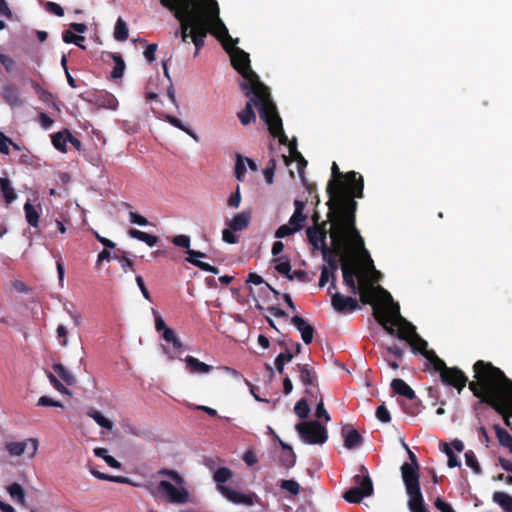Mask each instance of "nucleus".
<instances>
[{"instance_id": "f257e3e1", "label": "nucleus", "mask_w": 512, "mask_h": 512, "mask_svg": "<svg viewBox=\"0 0 512 512\" xmlns=\"http://www.w3.org/2000/svg\"><path fill=\"white\" fill-rule=\"evenodd\" d=\"M346 192H338L332 196L334 217L332 224L315 223L307 229V237L314 249L321 250L326 265L321 270L319 287L323 288L329 281L331 290L336 289L335 273L339 263L345 284L353 293L361 294L360 281L367 285L377 283L380 273L374 268L373 261L355 226L347 213V207L354 204L348 199Z\"/></svg>"}, {"instance_id": "f03ea898", "label": "nucleus", "mask_w": 512, "mask_h": 512, "mask_svg": "<svg viewBox=\"0 0 512 512\" xmlns=\"http://www.w3.org/2000/svg\"><path fill=\"white\" fill-rule=\"evenodd\" d=\"M160 3L174 13L180 21V28L175 31V37L180 36L183 43L189 39L195 45L194 55L204 45L207 33L215 36L230 56L233 67L246 79L244 88L259 87L256 73L250 67L249 54L236 47L238 39H233L219 15L216 0H159Z\"/></svg>"}, {"instance_id": "7ed1b4c3", "label": "nucleus", "mask_w": 512, "mask_h": 512, "mask_svg": "<svg viewBox=\"0 0 512 512\" xmlns=\"http://www.w3.org/2000/svg\"><path fill=\"white\" fill-rule=\"evenodd\" d=\"M367 285L360 281L361 301L372 304L379 311L377 317L388 334L393 335L397 327L398 337L406 340L414 352L421 353L433 369L439 373L442 382L455 387L460 393L466 386L467 377L458 368H449L433 350H428V343L415 331V327L400 314L399 305L393 301L391 294L380 286Z\"/></svg>"}, {"instance_id": "20e7f679", "label": "nucleus", "mask_w": 512, "mask_h": 512, "mask_svg": "<svg viewBox=\"0 0 512 512\" xmlns=\"http://www.w3.org/2000/svg\"><path fill=\"white\" fill-rule=\"evenodd\" d=\"M474 378L469 389L502 414L505 424L511 426L512 381L499 368L481 360L474 364Z\"/></svg>"}, {"instance_id": "39448f33", "label": "nucleus", "mask_w": 512, "mask_h": 512, "mask_svg": "<svg viewBox=\"0 0 512 512\" xmlns=\"http://www.w3.org/2000/svg\"><path fill=\"white\" fill-rule=\"evenodd\" d=\"M256 80L259 87H255V89L250 87L244 88L243 85L246 79L243 77L241 87L246 91V95L250 97V101L247 102L245 109L238 113L239 120L243 125H248L256 120V115L252 109V104H254L258 108L261 119L267 124L270 133L274 137H278L280 143L285 144L287 137L283 132L282 120L278 115L275 104L271 100L268 88L260 82L257 74Z\"/></svg>"}, {"instance_id": "423d86ee", "label": "nucleus", "mask_w": 512, "mask_h": 512, "mask_svg": "<svg viewBox=\"0 0 512 512\" xmlns=\"http://www.w3.org/2000/svg\"><path fill=\"white\" fill-rule=\"evenodd\" d=\"M332 176L333 179L330 180L327 192L329 194V213L328 218L330 224H332V218L334 217V202L332 201V196H336L338 192H346L348 199L354 204L353 206L347 207V213H349L353 219V226H355L354 212L356 209V202L353 200L354 197L362 198L363 197V178L358 175V173L354 171H350L345 175V180H341L343 177L342 173H340L337 164L334 162L332 164Z\"/></svg>"}, {"instance_id": "0eeeda50", "label": "nucleus", "mask_w": 512, "mask_h": 512, "mask_svg": "<svg viewBox=\"0 0 512 512\" xmlns=\"http://www.w3.org/2000/svg\"><path fill=\"white\" fill-rule=\"evenodd\" d=\"M158 475L168 479H162L157 484L151 483L146 486L153 497L178 505L192 502V496L186 487V481L178 472L162 469L158 472Z\"/></svg>"}, {"instance_id": "6e6552de", "label": "nucleus", "mask_w": 512, "mask_h": 512, "mask_svg": "<svg viewBox=\"0 0 512 512\" xmlns=\"http://www.w3.org/2000/svg\"><path fill=\"white\" fill-rule=\"evenodd\" d=\"M411 463H404L401 466L402 479L408 496V508L410 512H427L424 507V499L419 483V466L414 453L404 444Z\"/></svg>"}, {"instance_id": "1a4fd4ad", "label": "nucleus", "mask_w": 512, "mask_h": 512, "mask_svg": "<svg viewBox=\"0 0 512 512\" xmlns=\"http://www.w3.org/2000/svg\"><path fill=\"white\" fill-rule=\"evenodd\" d=\"M232 476V471L226 467L219 468L213 476V479L219 485L217 486V490L225 497L227 500L234 504H244L247 506H252L255 502L258 501V497L254 493L244 494L238 492L230 487L221 485L222 483L228 481Z\"/></svg>"}, {"instance_id": "9d476101", "label": "nucleus", "mask_w": 512, "mask_h": 512, "mask_svg": "<svg viewBox=\"0 0 512 512\" xmlns=\"http://www.w3.org/2000/svg\"><path fill=\"white\" fill-rule=\"evenodd\" d=\"M355 486L348 489L343 498L349 503H359L363 498L373 493V483L364 466L360 467L358 474L354 476Z\"/></svg>"}, {"instance_id": "9b49d317", "label": "nucleus", "mask_w": 512, "mask_h": 512, "mask_svg": "<svg viewBox=\"0 0 512 512\" xmlns=\"http://www.w3.org/2000/svg\"><path fill=\"white\" fill-rule=\"evenodd\" d=\"M300 439L309 445L323 444L328 438L326 428L318 421H303L295 426Z\"/></svg>"}, {"instance_id": "f8f14e48", "label": "nucleus", "mask_w": 512, "mask_h": 512, "mask_svg": "<svg viewBox=\"0 0 512 512\" xmlns=\"http://www.w3.org/2000/svg\"><path fill=\"white\" fill-rule=\"evenodd\" d=\"M5 449L11 457H21L26 454L29 459H32L38 452L39 440L29 437L21 441H9L6 442Z\"/></svg>"}, {"instance_id": "ddd939ff", "label": "nucleus", "mask_w": 512, "mask_h": 512, "mask_svg": "<svg viewBox=\"0 0 512 512\" xmlns=\"http://www.w3.org/2000/svg\"><path fill=\"white\" fill-rule=\"evenodd\" d=\"M331 296V305L337 312L353 311L357 307V301L352 297L343 296L340 293H333L331 288L328 289Z\"/></svg>"}, {"instance_id": "4468645a", "label": "nucleus", "mask_w": 512, "mask_h": 512, "mask_svg": "<svg viewBox=\"0 0 512 512\" xmlns=\"http://www.w3.org/2000/svg\"><path fill=\"white\" fill-rule=\"evenodd\" d=\"M186 253L188 254V257H187V261L189 263H191L192 265L200 268L201 270L203 271H206V272H210V273H213V274H217L218 273V270L216 267L206 263V262H203L201 261L200 259L201 258H204L205 257V254L200 252V251H196V250H192V249H188L186 251Z\"/></svg>"}, {"instance_id": "2eb2a0df", "label": "nucleus", "mask_w": 512, "mask_h": 512, "mask_svg": "<svg viewBox=\"0 0 512 512\" xmlns=\"http://www.w3.org/2000/svg\"><path fill=\"white\" fill-rule=\"evenodd\" d=\"M289 157L283 156V159L287 166H290L292 163H295L296 169L300 176H302L303 169L305 168L307 162L303 158V156L297 151L296 144H289Z\"/></svg>"}, {"instance_id": "dca6fc26", "label": "nucleus", "mask_w": 512, "mask_h": 512, "mask_svg": "<svg viewBox=\"0 0 512 512\" xmlns=\"http://www.w3.org/2000/svg\"><path fill=\"white\" fill-rule=\"evenodd\" d=\"M251 221V212L250 211H242L235 214L228 222L227 226H230L232 230L242 231L248 228Z\"/></svg>"}, {"instance_id": "f3484780", "label": "nucleus", "mask_w": 512, "mask_h": 512, "mask_svg": "<svg viewBox=\"0 0 512 512\" xmlns=\"http://www.w3.org/2000/svg\"><path fill=\"white\" fill-rule=\"evenodd\" d=\"M294 206H295V210L289 219V224L291 226L295 227V229L297 231H299L300 229H302V227L307 219L306 215L304 214L305 204H304V202H302L300 200H295Z\"/></svg>"}, {"instance_id": "a211bd4d", "label": "nucleus", "mask_w": 512, "mask_h": 512, "mask_svg": "<svg viewBox=\"0 0 512 512\" xmlns=\"http://www.w3.org/2000/svg\"><path fill=\"white\" fill-rule=\"evenodd\" d=\"M67 141H70L71 143L75 144V145H79V141L77 139H75L69 131L65 130V131H60V132H57L55 133L54 135H52V144L53 146L61 151V152H66V143Z\"/></svg>"}, {"instance_id": "6ab92c4d", "label": "nucleus", "mask_w": 512, "mask_h": 512, "mask_svg": "<svg viewBox=\"0 0 512 512\" xmlns=\"http://www.w3.org/2000/svg\"><path fill=\"white\" fill-rule=\"evenodd\" d=\"M342 436L344 438V446L352 449L360 445L362 437L351 425H345L342 428Z\"/></svg>"}, {"instance_id": "aec40b11", "label": "nucleus", "mask_w": 512, "mask_h": 512, "mask_svg": "<svg viewBox=\"0 0 512 512\" xmlns=\"http://www.w3.org/2000/svg\"><path fill=\"white\" fill-rule=\"evenodd\" d=\"M292 323L301 333V337L305 344H310L313 339L314 329L311 325H309L303 318L300 316H294L292 318Z\"/></svg>"}, {"instance_id": "412c9836", "label": "nucleus", "mask_w": 512, "mask_h": 512, "mask_svg": "<svg viewBox=\"0 0 512 512\" xmlns=\"http://www.w3.org/2000/svg\"><path fill=\"white\" fill-rule=\"evenodd\" d=\"M186 367L191 373L195 374H208L212 367L193 356H187L185 358Z\"/></svg>"}, {"instance_id": "4be33fe9", "label": "nucleus", "mask_w": 512, "mask_h": 512, "mask_svg": "<svg viewBox=\"0 0 512 512\" xmlns=\"http://www.w3.org/2000/svg\"><path fill=\"white\" fill-rule=\"evenodd\" d=\"M0 190L6 204H11L17 199V194L8 178H0Z\"/></svg>"}, {"instance_id": "5701e85b", "label": "nucleus", "mask_w": 512, "mask_h": 512, "mask_svg": "<svg viewBox=\"0 0 512 512\" xmlns=\"http://www.w3.org/2000/svg\"><path fill=\"white\" fill-rule=\"evenodd\" d=\"M87 416L92 418L102 428L112 430L114 427L113 421L107 418L102 412L95 408H90L87 411Z\"/></svg>"}, {"instance_id": "b1692460", "label": "nucleus", "mask_w": 512, "mask_h": 512, "mask_svg": "<svg viewBox=\"0 0 512 512\" xmlns=\"http://www.w3.org/2000/svg\"><path fill=\"white\" fill-rule=\"evenodd\" d=\"M130 237L135 238L139 241L146 243L149 247H153L158 243V237L155 235H151L149 233L137 230L130 229L128 231Z\"/></svg>"}, {"instance_id": "393cba45", "label": "nucleus", "mask_w": 512, "mask_h": 512, "mask_svg": "<svg viewBox=\"0 0 512 512\" xmlns=\"http://www.w3.org/2000/svg\"><path fill=\"white\" fill-rule=\"evenodd\" d=\"M391 386L396 393L405 396L408 399H413L415 397V392L402 379H394L391 383Z\"/></svg>"}, {"instance_id": "a878e982", "label": "nucleus", "mask_w": 512, "mask_h": 512, "mask_svg": "<svg viewBox=\"0 0 512 512\" xmlns=\"http://www.w3.org/2000/svg\"><path fill=\"white\" fill-rule=\"evenodd\" d=\"M7 491L10 495V497L17 502L18 504L25 506L26 505V499H25V493L23 488L18 483H13L10 486H8Z\"/></svg>"}, {"instance_id": "bb28decb", "label": "nucleus", "mask_w": 512, "mask_h": 512, "mask_svg": "<svg viewBox=\"0 0 512 512\" xmlns=\"http://www.w3.org/2000/svg\"><path fill=\"white\" fill-rule=\"evenodd\" d=\"M164 119L172 126L178 128L181 131L188 134L193 140L198 141V136L187 125H185L179 118L172 116V115H166L164 117Z\"/></svg>"}, {"instance_id": "cd10ccee", "label": "nucleus", "mask_w": 512, "mask_h": 512, "mask_svg": "<svg viewBox=\"0 0 512 512\" xmlns=\"http://www.w3.org/2000/svg\"><path fill=\"white\" fill-rule=\"evenodd\" d=\"M493 501L501 506L505 511L512 512V496L504 492H495Z\"/></svg>"}, {"instance_id": "c85d7f7f", "label": "nucleus", "mask_w": 512, "mask_h": 512, "mask_svg": "<svg viewBox=\"0 0 512 512\" xmlns=\"http://www.w3.org/2000/svg\"><path fill=\"white\" fill-rule=\"evenodd\" d=\"M246 162H249L248 157H244L240 154L236 155L235 176L239 181H244L248 167Z\"/></svg>"}, {"instance_id": "c756f323", "label": "nucleus", "mask_w": 512, "mask_h": 512, "mask_svg": "<svg viewBox=\"0 0 512 512\" xmlns=\"http://www.w3.org/2000/svg\"><path fill=\"white\" fill-rule=\"evenodd\" d=\"M93 452L97 457L102 458L107 463V465H109L110 467L115 468V469H119L121 467V464L119 461H117L114 457L108 455L107 449L95 448L93 450Z\"/></svg>"}, {"instance_id": "7c9ffc66", "label": "nucleus", "mask_w": 512, "mask_h": 512, "mask_svg": "<svg viewBox=\"0 0 512 512\" xmlns=\"http://www.w3.org/2000/svg\"><path fill=\"white\" fill-rule=\"evenodd\" d=\"M114 37L118 41H125L128 38V27L126 22L119 17L114 28Z\"/></svg>"}, {"instance_id": "2f4dec72", "label": "nucleus", "mask_w": 512, "mask_h": 512, "mask_svg": "<svg viewBox=\"0 0 512 512\" xmlns=\"http://www.w3.org/2000/svg\"><path fill=\"white\" fill-rule=\"evenodd\" d=\"M53 369L59 377L68 385H73L76 382L75 376L66 369L62 364H54Z\"/></svg>"}, {"instance_id": "473e14b6", "label": "nucleus", "mask_w": 512, "mask_h": 512, "mask_svg": "<svg viewBox=\"0 0 512 512\" xmlns=\"http://www.w3.org/2000/svg\"><path fill=\"white\" fill-rule=\"evenodd\" d=\"M110 56L113 59L114 64H115L114 68L111 72V76L114 79L121 78L123 76L124 70H125V63H124L123 59L118 54H110Z\"/></svg>"}, {"instance_id": "72a5a7b5", "label": "nucleus", "mask_w": 512, "mask_h": 512, "mask_svg": "<svg viewBox=\"0 0 512 512\" xmlns=\"http://www.w3.org/2000/svg\"><path fill=\"white\" fill-rule=\"evenodd\" d=\"M24 212L27 222L32 227H37L39 223V214L34 208V206L30 203H26L24 205Z\"/></svg>"}, {"instance_id": "f704fd0d", "label": "nucleus", "mask_w": 512, "mask_h": 512, "mask_svg": "<svg viewBox=\"0 0 512 512\" xmlns=\"http://www.w3.org/2000/svg\"><path fill=\"white\" fill-rule=\"evenodd\" d=\"M299 377L302 383L306 386L312 385L315 380V375L311 369L306 365H298Z\"/></svg>"}, {"instance_id": "c9c22d12", "label": "nucleus", "mask_w": 512, "mask_h": 512, "mask_svg": "<svg viewBox=\"0 0 512 512\" xmlns=\"http://www.w3.org/2000/svg\"><path fill=\"white\" fill-rule=\"evenodd\" d=\"M495 430L499 443L512 451V436L499 426H495Z\"/></svg>"}, {"instance_id": "e433bc0d", "label": "nucleus", "mask_w": 512, "mask_h": 512, "mask_svg": "<svg viewBox=\"0 0 512 512\" xmlns=\"http://www.w3.org/2000/svg\"><path fill=\"white\" fill-rule=\"evenodd\" d=\"M273 262L275 263V269L280 274L286 275L288 277L290 270H291V265H290L289 261L283 257H278V258H275L273 260Z\"/></svg>"}, {"instance_id": "4c0bfd02", "label": "nucleus", "mask_w": 512, "mask_h": 512, "mask_svg": "<svg viewBox=\"0 0 512 512\" xmlns=\"http://www.w3.org/2000/svg\"><path fill=\"white\" fill-rule=\"evenodd\" d=\"M84 40V37L83 36H80V35H75L73 32H71L70 30H66L64 31L63 33V41L65 43H75L77 46L85 49V46H83L81 44V42Z\"/></svg>"}, {"instance_id": "58836bf2", "label": "nucleus", "mask_w": 512, "mask_h": 512, "mask_svg": "<svg viewBox=\"0 0 512 512\" xmlns=\"http://www.w3.org/2000/svg\"><path fill=\"white\" fill-rule=\"evenodd\" d=\"M276 169V161L274 159H271L265 169L263 170L264 178L267 182V184L273 183V178L275 174Z\"/></svg>"}, {"instance_id": "ea45409f", "label": "nucleus", "mask_w": 512, "mask_h": 512, "mask_svg": "<svg viewBox=\"0 0 512 512\" xmlns=\"http://www.w3.org/2000/svg\"><path fill=\"white\" fill-rule=\"evenodd\" d=\"M293 359V355L288 353H281L275 359V366L279 373H282L284 370L285 362H290Z\"/></svg>"}, {"instance_id": "a19ab883", "label": "nucleus", "mask_w": 512, "mask_h": 512, "mask_svg": "<svg viewBox=\"0 0 512 512\" xmlns=\"http://www.w3.org/2000/svg\"><path fill=\"white\" fill-rule=\"evenodd\" d=\"M116 259L119 261L122 269L127 271L134 272V264L132 260L128 257V254L126 252H122V254L119 257H116Z\"/></svg>"}, {"instance_id": "79ce46f5", "label": "nucleus", "mask_w": 512, "mask_h": 512, "mask_svg": "<svg viewBox=\"0 0 512 512\" xmlns=\"http://www.w3.org/2000/svg\"><path fill=\"white\" fill-rule=\"evenodd\" d=\"M280 486L293 495H297L300 491V485L294 480H283Z\"/></svg>"}, {"instance_id": "37998d69", "label": "nucleus", "mask_w": 512, "mask_h": 512, "mask_svg": "<svg viewBox=\"0 0 512 512\" xmlns=\"http://www.w3.org/2000/svg\"><path fill=\"white\" fill-rule=\"evenodd\" d=\"M13 145L16 149H18V146L14 144L8 137H6L1 131H0V153L2 154H9L10 152V146Z\"/></svg>"}, {"instance_id": "c03bdc74", "label": "nucleus", "mask_w": 512, "mask_h": 512, "mask_svg": "<svg viewBox=\"0 0 512 512\" xmlns=\"http://www.w3.org/2000/svg\"><path fill=\"white\" fill-rule=\"evenodd\" d=\"M13 145L16 149H18V146L14 144L8 137H6L1 131H0V153L2 154H9L10 152V146Z\"/></svg>"}, {"instance_id": "a18cd8bd", "label": "nucleus", "mask_w": 512, "mask_h": 512, "mask_svg": "<svg viewBox=\"0 0 512 512\" xmlns=\"http://www.w3.org/2000/svg\"><path fill=\"white\" fill-rule=\"evenodd\" d=\"M295 232H297V230L295 229V227L291 226L289 223L288 224H284V225H281L275 232V237L276 238H284L286 236H289V235H292L294 234Z\"/></svg>"}, {"instance_id": "49530a36", "label": "nucleus", "mask_w": 512, "mask_h": 512, "mask_svg": "<svg viewBox=\"0 0 512 512\" xmlns=\"http://www.w3.org/2000/svg\"><path fill=\"white\" fill-rule=\"evenodd\" d=\"M294 410H295V413L300 418H306L310 411L309 406L304 399H301L300 401H298L296 403Z\"/></svg>"}, {"instance_id": "de8ad7c7", "label": "nucleus", "mask_w": 512, "mask_h": 512, "mask_svg": "<svg viewBox=\"0 0 512 512\" xmlns=\"http://www.w3.org/2000/svg\"><path fill=\"white\" fill-rule=\"evenodd\" d=\"M281 461L285 467H292L296 462V455L293 452V450L288 449V451H284V453L281 456Z\"/></svg>"}, {"instance_id": "09e8293b", "label": "nucleus", "mask_w": 512, "mask_h": 512, "mask_svg": "<svg viewBox=\"0 0 512 512\" xmlns=\"http://www.w3.org/2000/svg\"><path fill=\"white\" fill-rule=\"evenodd\" d=\"M443 451L448 457L447 465L450 468L458 467L460 466V462L458 461L457 457L454 455L453 451L451 450V447L448 446V444H445L443 446Z\"/></svg>"}, {"instance_id": "8fccbe9b", "label": "nucleus", "mask_w": 512, "mask_h": 512, "mask_svg": "<svg viewBox=\"0 0 512 512\" xmlns=\"http://www.w3.org/2000/svg\"><path fill=\"white\" fill-rule=\"evenodd\" d=\"M465 463L468 467H470L475 473L480 472V466L477 462V459L473 452L465 453Z\"/></svg>"}, {"instance_id": "3c124183", "label": "nucleus", "mask_w": 512, "mask_h": 512, "mask_svg": "<svg viewBox=\"0 0 512 512\" xmlns=\"http://www.w3.org/2000/svg\"><path fill=\"white\" fill-rule=\"evenodd\" d=\"M241 193H240V186L238 185L236 187L235 193H233L227 200V205L231 208H238L241 204Z\"/></svg>"}, {"instance_id": "603ef678", "label": "nucleus", "mask_w": 512, "mask_h": 512, "mask_svg": "<svg viewBox=\"0 0 512 512\" xmlns=\"http://www.w3.org/2000/svg\"><path fill=\"white\" fill-rule=\"evenodd\" d=\"M172 243L178 247L186 248L187 250L190 247V237L187 235H177L172 238Z\"/></svg>"}, {"instance_id": "864d4df0", "label": "nucleus", "mask_w": 512, "mask_h": 512, "mask_svg": "<svg viewBox=\"0 0 512 512\" xmlns=\"http://www.w3.org/2000/svg\"><path fill=\"white\" fill-rule=\"evenodd\" d=\"M47 378L58 392L61 394H69V390L52 373H48Z\"/></svg>"}, {"instance_id": "5fc2aeb1", "label": "nucleus", "mask_w": 512, "mask_h": 512, "mask_svg": "<svg viewBox=\"0 0 512 512\" xmlns=\"http://www.w3.org/2000/svg\"><path fill=\"white\" fill-rule=\"evenodd\" d=\"M235 232L236 231L232 230V228L230 226H227V228H225L222 231L223 241L228 244H235L237 242V237L235 236Z\"/></svg>"}, {"instance_id": "6e6d98bb", "label": "nucleus", "mask_w": 512, "mask_h": 512, "mask_svg": "<svg viewBox=\"0 0 512 512\" xmlns=\"http://www.w3.org/2000/svg\"><path fill=\"white\" fill-rule=\"evenodd\" d=\"M376 417L382 423H388L391 420L390 413L384 405L377 408Z\"/></svg>"}, {"instance_id": "4d7b16f0", "label": "nucleus", "mask_w": 512, "mask_h": 512, "mask_svg": "<svg viewBox=\"0 0 512 512\" xmlns=\"http://www.w3.org/2000/svg\"><path fill=\"white\" fill-rule=\"evenodd\" d=\"M45 9L48 12L53 13L59 17H62L64 15L63 8L59 4L52 1H48L45 3Z\"/></svg>"}, {"instance_id": "13d9d810", "label": "nucleus", "mask_w": 512, "mask_h": 512, "mask_svg": "<svg viewBox=\"0 0 512 512\" xmlns=\"http://www.w3.org/2000/svg\"><path fill=\"white\" fill-rule=\"evenodd\" d=\"M38 406L63 407L61 402L52 400L47 396H41L37 401Z\"/></svg>"}, {"instance_id": "bf43d9fd", "label": "nucleus", "mask_w": 512, "mask_h": 512, "mask_svg": "<svg viewBox=\"0 0 512 512\" xmlns=\"http://www.w3.org/2000/svg\"><path fill=\"white\" fill-rule=\"evenodd\" d=\"M128 215H129V220L132 224H137L139 226H147L148 225V220L145 217H143L135 212H129Z\"/></svg>"}, {"instance_id": "052dcab7", "label": "nucleus", "mask_w": 512, "mask_h": 512, "mask_svg": "<svg viewBox=\"0 0 512 512\" xmlns=\"http://www.w3.org/2000/svg\"><path fill=\"white\" fill-rule=\"evenodd\" d=\"M152 313L154 315V318H155V329L157 331H165V329H169L168 327H166V324L163 320V318L161 317V315L155 310V309H152Z\"/></svg>"}, {"instance_id": "680f3d73", "label": "nucleus", "mask_w": 512, "mask_h": 512, "mask_svg": "<svg viewBox=\"0 0 512 512\" xmlns=\"http://www.w3.org/2000/svg\"><path fill=\"white\" fill-rule=\"evenodd\" d=\"M56 334L58 336V338H61L62 339V346L63 347H67L68 346V332H67V329L64 325H59L56 329Z\"/></svg>"}, {"instance_id": "e2e57ef3", "label": "nucleus", "mask_w": 512, "mask_h": 512, "mask_svg": "<svg viewBox=\"0 0 512 512\" xmlns=\"http://www.w3.org/2000/svg\"><path fill=\"white\" fill-rule=\"evenodd\" d=\"M0 63L7 71H12L14 69L15 62L9 55L0 54Z\"/></svg>"}, {"instance_id": "0e129e2a", "label": "nucleus", "mask_w": 512, "mask_h": 512, "mask_svg": "<svg viewBox=\"0 0 512 512\" xmlns=\"http://www.w3.org/2000/svg\"><path fill=\"white\" fill-rule=\"evenodd\" d=\"M316 416L318 418H324L326 422L330 421V416H329L328 412L326 411V409L324 408V404H323L322 400H320V402L317 405Z\"/></svg>"}, {"instance_id": "69168bd1", "label": "nucleus", "mask_w": 512, "mask_h": 512, "mask_svg": "<svg viewBox=\"0 0 512 512\" xmlns=\"http://www.w3.org/2000/svg\"><path fill=\"white\" fill-rule=\"evenodd\" d=\"M435 506L437 509H439L441 512H455L450 504L446 503L441 498H437L435 500Z\"/></svg>"}, {"instance_id": "338daca9", "label": "nucleus", "mask_w": 512, "mask_h": 512, "mask_svg": "<svg viewBox=\"0 0 512 512\" xmlns=\"http://www.w3.org/2000/svg\"><path fill=\"white\" fill-rule=\"evenodd\" d=\"M156 50H157V45L150 44L147 46L146 50L144 51V56L149 62L154 61Z\"/></svg>"}, {"instance_id": "774afa93", "label": "nucleus", "mask_w": 512, "mask_h": 512, "mask_svg": "<svg viewBox=\"0 0 512 512\" xmlns=\"http://www.w3.org/2000/svg\"><path fill=\"white\" fill-rule=\"evenodd\" d=\"M39 122L44 129H49L54 123V121L44 113L40 114Z\"/></svg>"}]
</instances>
